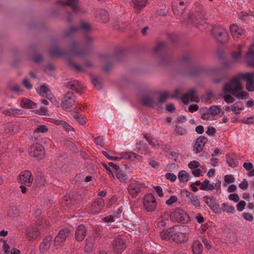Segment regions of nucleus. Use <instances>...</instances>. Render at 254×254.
Segmentation results:
<instances>
[{
	"mask_svg": "<svg viewBox=\"0 0 254 254\" xmlns=\"http://www.w3.org/2000/svg\"><path fill=\"white\" fill-rule=\"evenodd\" d=\"M3 250L5 254H20V251L16 248H13L11 251H9V246L5 243L3 245Z\"/></svg>",
	"mask_w": 254,
	"mask_h": 254,
	"instance_id": "obj_35",
	"label": "nucleus"
},
{
	"mask_svg": "<svg viewBox=\"0 0 254 254\" xmlns=\"http://www.w3.org/2000/svg\"><path fill=\"white\" fill-rule=\"evenodd\" d=\"M144 206L147 211H154L157 206V203L154 196L152 194L146 195L144 198Z\"/></svg>",
	"mask_w": 254,
	"mask_h": 254,
	"instance_id": "obj_9",
	"label": "nucleus"
},
{
	"mask_svg": "<svg viewBox=\"0 0 254 254\" xmlns=\"http://www.w3.org/2000/svg\"><path fill=\"white\" fill-rule=\"evenodd\" d=\"M19 180L21 183L27 186L30 185L33 181L31 173L29 171L22 172L19 176Z\"/></svg>",
	"mask_w": 254,
	"mask_h": 254,
	"instance_id": "obj_18",
	"label": "nucleus"
},
{
	"mask_svg": "<svg viewBox=\"0 0 254 254\" xmlns=\"http://www.w3.org/2000/svg\"><path fill=\"white\" fill-rule=\"evenodd\" d=\"M202 245L199 241L194 242L192 246V250L194 254H201L202 252Z\"/></svg>",
	"mask_w": 254,
	"mask_h": 254,
	"instance_id": "obj_29",
	"label": "nucleus"
},
{
	"mask_svg": "<svg viewBox=\"0 0 254 254\" xmlns=\"http://www.w3.org/2000/svg\"><path fill=\"white\" fill-rule=\"evenodd\" d=\"M212 33L216 40L221 43L226 42L228 39V32L223 28L215 27L212 30Z\"/></svg>",
	"mask_w": 254,
	"mask_h": 254,
	"instance_id": "obj_6",
	"label": "nucleus"
},
{
	"mask_svg": "<svg viewBox=\"0 0 254 254\" xmlns=\"http://www.w3.org/2000/svg\"><path fill=\"white\" fill-rule=\"evenodd\" d=\"M138 157L140 158V156L132 152H125L122 153V158L133 160L134 158L138 159Z\"/></svg>",
	"mask_w": 254,
	"mask_h": 254,
	"instance_id": "obj_31",
	"label": "nucleus"
},
{
	"mask_svg": "<svg viewBox=\"0 0 254 254\" xmlns=\"http://www.w3.org/2000/svg\"><path fill=\"white\" fill-rule=\"evenodd\" d=\"M74 118L82 125H84L86 123L85 120L81 115L75 114L74 115Z\"/></svg>",
	"mask_w": 254,
	"mask_h": 254,
	"instance_id": "obj_55",
	"label": "nucleus"
},
{
	"mask_svg": "<svg viewBox=\"0 0 254 254\" xmlns=\"http://www.w3.org/2000/svg\"><path fill=\"white\" fill-rule=\"evenodd\" d=\"M94 42V39L89 35L87 34L85 37V43L87 46H90Z\"/></svg>",
	"mask_w": 254,
	"mask_h": 254,
	"instance_id": "obj_51",
	"label": "nucleus"
},
{
	"mask_svg": "<svg viewBox=\"0 0 254 254\" xmlns=\"http://www.w3.org/2000/svg\"><path fill=\"white\" fill-rule=\"evenodd\" d=\"M193 184L194 186H200V189L203 190H212L215 189L213 184H210L209 181L207 179H205L202 183L199 181H196Z\"/></svg>",
	"mask_w": 254,
	"mask_h": 254,
	"instance_id": "obj_20",
	"label": "nucleus"
},
{
	"mask_svg": "<svg viewBox=\"0 0 254 254\" xmlns=\"http://www.w3.org/2000/svg\"><path fill=\"white\" fill-rule=\"evenodd\" d=\"M177 229L178 226H175L164 230L160 233V238L165 241L181 243L184 241L185 236L183 233L179 232Z\"/></svg>",
	"mask_w": 254,
	"mask_h": 254,
	"instance_id": "obj_1",
	"label": "nucleus"
},
{
	"mask_svg": "<svg viewBox=\"0 0 254 254\" xmlns=\"http://www.w3.org/2000/svg\"><path fill=\"white\" fill-rule=\"evenodd\" d=\"M66 86L68 89L75 91L78 93H81V89L79 88L80 86V84L78 81H74L73 82H68L66 84Z\"/></svg>",
	"mask_w": 254,
	"mask_h": 254,
	"instance_id": "obj_33",
	"label": "nucleus"
},
{
	"mask_svg": "<svg viewBox=\"0 0 254 254\" xmlns=\"http://www.w3.org/2000/svg\"><path fill=\"white\" fill-rule=\"evenodd\" d=\"M132 2L135 8L139 10L145 6V2L143 0H132Z\"/></svg>",
	"mask_w": 254,
	"mask_h": 254,
	"instance_id": "obj_46",
	"label": "nucleus"
},
{
	"mask_svg": "<svg viewBox=\"0 0 254 254\" xmlns=\"http://www.w3.org/2000/svg\"><path fill=\"white\" fill-rule=\"evenodd\" d=\"M144 137L148 142V143L152 146V147L155 148H158L159 147V143L157 140L153 139V137L151 136H147L145 135Z\"/></svg>",
	"mask_w": 254,
	"mask_h": 254,
	"instance_id": "obj_36",
	"label": "nucleus"
},
{
	"mask_svg": "<svg viewBox=\"0 0 254 254\" xmlns=\"http://www.w3.org/2000/svg\"><path fill=\"white\" fill-rule=\"evenodd\" d=\"M78 27H70L64 33V36L68 37L72 36L75 32L79 30Z\"/></svg>",
	"mask_w": 254,
	"mask_h": 254,
	"instance_id": "obj_44",
	"label": "nucleus"
},
{
	"mask_svg": "<svg viewBox=\"0 0 254 254\" xmlns=\"http://www.w3.org/2000/svg\"><path fill=\"white\" fill-rule=\"evenodd\" d=\"M40 232L37 228H30L27 230L26 236L29 241L36 240L40 236Z\"/></svg>",
	"mask_w": 254,
	"mask_h": 254,
	"instance_id": "obj_24",
	"label": "nucleus"
},
{
	"mask_svg": "<svg viewBox=\"0 0 254 254\" xmlns=\"http://www.w3.org/2000/svg\"><path fill=\"white\" fill-rule=\"evenodd\" d=\"M165 177L167 180H170L171 182H174L176 179L177 177L174 173H168L166 174Z\"/></svg>",
	"mask_w": 254,
	"mask_h": 254,
	"instance_id": "obj_53",
	"label": "nucleus"
},
{
	"mask_svg": "<svg viewBox=\"0 0 254 254\" xmlns=\"http://www.w3.org/2000/svg\"><path fill=\"white\" fill-rule=\"evenodd\" d=\"M170 218L174 222L185 224L188 223L190 218L187 213L183 209L176 208L170 214Z\"/></svg>",
	"mask_w": 254,
	"mask_h": 254,
	"instance_id": "obj_2",
	"label": "nucleus"
},
{
	"mask_svg": "<svg viewBox=\"0 0 254 254\" xmlns=\"http://www.w3.org/2000/svg\"><path fill=\"white\" fill-rule=\"evenodd\" d=\"M192 61V57L190 54H186L181 58L180 63L183 64H191Z\"/></svg>",
	"mask_w": 254,
	"mask_h": 254,
	"instance_id": "obj_41",
	"label": "nucleus"
},
{
	"mask_svg": "<svg viewBox=\"0 0 254 254\" xmlns=\"http://www.w3.org/2000/svg\"><path fill=\"white\" fill-rule=\"evenodd\" d=\"M73 95V92L68 91L65 94L64 100L61 103V106L64 110H67L72 107L74 109H76L74 105L75 100L72 98Z\"/></svg>",
	"mask_w": 254,
	"mask_h": 254,
	"instance_id": "obj_7",
	"label": "nucleus"
},
{
	"mask_svg": "<svg viewBox=\"0 0 254 254\" xmlns=\"http://www.w3.org/2000/svg\"><path fill=\"white\" fill-rule=\"evenodd\" d=\"M209 110L211 115H216L220 113V109L217 106H212L210 107Z\"/></svg>",
	"mask_w": 254,
	"mask_h": 254,
	"instance_id": "obj_50",
	"label": "nucleus"
},
{
	"mask_svg": "<svg viewBox=\"0 0 254 254\" xmlns=\"http://www.w3.org/2000/svg\"><path fill=\"white\" fill-rule=\"evenodd\" d=\"M203 199L215 213L221 214V208L219 204L216 202V198L205 196L203 197Z\"/></svg>",
	"mask_w": 254,
	"mask_h": 254,
	"instance_id": "obj_10",
	"label": "nucleus"
},
{
	"mask_svg": "<svg viewBox=\"0 0 254 254\" xmlns=\"http://www.w3.org/2000/svg\"><path fill=\"white\" fill-rule=\"evenodd\" d=\"M224 182L230 184L235 182V178L232 175H227L224 176Z\"/></svg>",
	"mask_w": 254,
	"mask_h": 254,
	"instance_id": "obj_61",
	"label": "nucleus"
},
{
	"mask_svg": "<svg viewBox=\"0 0 254 254\" xmlns=\"http://www.w3.org/2000/svg\"><path fill=\"white\" fill-rule=\"evenodd\" d=\"M102 153L105 156H106L107 158H108L109 159L111 160L119 161L121 160V158L110 156L106 151H103Z\"/></svg>",
	"mask_w": 254,
	"mask_h": 254,
	"instance_id": "obj_56",
	"label": "nucleus"
},
{
	"mask_svg": "<svg viewBox=\"0 0 254 254\" xmlns=\"http://www.w3.org/2000/svg\"><path fill=\"white\" fill-rule=\"evenodd\" d=\"M117 178L122 183H126L127 180V176L123 171L119 170L116 174Z\"/></svg>",
	"mask_w": 254,
	"mask_h": 254,
	"instance_id": "obj_37",
	"label": "nucleus"
},
{
	"mask_svg": "<svg viewBox=\"0 0 254 254\" xmlns=\"http://www.w3.org/2000/svg\"><path fill=\"white\" fill-rule=\"evenodd\" d=\"M246 205V203L244 200L240 201L237 205V209L239 211H242L244 210Z\"/></svg>",
	"mask_w": 254,
	"mask_h": 254,
	"instance_id": "obj_59",
	"label": "nucleus"
},
{
	"mask_svg": "<svg viewBox=\"0 0 254 254\" xmlns=\"http://www.w3.org/2000/svg\"><path fill=\"white\" fill-rule=\"evenodd\" d=\"M21 107L24 109H34L36 104L32 100L26 98H23L21 100L20 103Z\"/></svg>",
	"mask_w": 254,
	"mask_h": 254,
	"instance_id": "obj_26",
	"label": "nucleus"
},
{
	"mask_svg": "<svg viewBox=\"0 0 254 254\" xmlns=\"http://www.w3.org/2000/svg\"><path fill=\"white\" fill-rule=\"evenodd\" d=\"M223 90L224 93H230L234 97L239 99H243L244 97H247L248 94L247 92L244 91H242L239 94H237L236 93L235 90L230 87L228 84H224L223 86Z\"/></svg>",
	"mask_w": 254,
	"mask_h": 254,
	"instance_id": "obj_13",
	"label": "nucleus"
},
{
	"mask_svg": "<svg viewBox=\"0 0 254 254\" xmlns=\"http://www.w3.org/2000/svg\"><path fill=\"white\" fill-rule=\"evenodd\" d=\"M78 2V0H66L65 2L62 1V3L70 6L72 8L73 11L75 12L79 9L77 5Z\"/></svg>",
	"mask_w": 254,
	"mask_h": 254,
	"instance_id": "obj_30",
	"label": "nucleus"
},
{
	"mask_svg": "<svg viewBox=\"0 0 254 254\" xmlns=\"http://www.w3.org/2000/svg\"><path fill=\"white\" fill-rule=\"evenodd\" d=\"M216 132V129L211 126H209L207 127V130L206 131V133L210 136H213L215 135Z\"/></svg>",
	"mask_w": 254,
	"mask_h": 254,
	"instance_id": "obj_57",
	"label": "nucleus"
},
{
	"mask_svg": "<svg viewBox=\"0 0 254 254\" xmlns=\"http://www.w3.org/2000/svg\"><path fill=\"white\" fill-rule=\"evenodd\" d=\"M99 16L100 20L103 23H106L108 21L109 19V15L108 13L105 10H101L100 11Z\"/></svg>",
	"mask_w": 254,
	"mask_h": 254,
	"instance_id": "obj_40",
	"label": "nucleus"
},
{
	"mask_svg": "<svg viewBox=\"0 0 254 254\" xmlns=\"http://www.w3.org/2000/svg\"><path fill=\"white\" fill-rule=\"evenodd\" d=\"M254 73H246L245 74L241 73L240 74V76L241 78L245 79L248 82H251L254 81V78L253 77Z\"/></svg>",
	"mask_w": 254,
	"mask_h": 254,
	"instance_id": "obj_43",
	"label": "nucleus"
},
{
	"mask_svg": "<svg viewBox=\"0 0 254 254\" xmlns=\"http://www.w3.org/2000/svg\"><path fill=\"white\" fill-rule=\"evenodd\" d=\"M52 239L50 236L46 237L40 244L39 249L41 253H45L50 248Z\"/></svg>",
	"mask_w": 254,
	"mask_h": 254,
	"instance_id": "obj_23",
	"label": "nucleus"
},
{
	"mask_svg": "<svg viewBox=\"0 0 254 254\" xmlns=\"http://www.w3.org/2000/svg\"><path fill=\"white\" fill-rule=\"evenodd\" d=\"M246 59L249 66H254V51L251 48L247 52Z\"/></svg>",
	"mask_w": 254,
	"mask_h": 254,
	"instance_id": "obj_28",
	"label": "nucleus"
},
{
	"mask_svg": "<svg viewBox=\"0 0 254 254\" xmlns=\"http://www.w3.org/2000/svg\"><path fill=\"white\" fill-rule=\"evenodd\" d=\"M55 68L54 65L51 63L48 64L47 65L43 67V70L45 72L53 71L55 69Z\"/></svg>",
	"mask_w": 254,
	"mask_h": 254,
	"instance_id": "obj_62",
	"label": "nucleus"
},
{
	"mask_svg": "<svg viewBox=\"0 0 254 254\" xmlns=\"http://www.w3.org/2000/svg\"><path fill=\"white\" fill-rule=\"evenodd\" d=\"M48 131V127L45 125H40L34 131V132L39 133L42 132L45 133L47 132Z\"/></svg>",
	"mask_w": 254,
	"mask_h": 254,
	"instance_id": "obj_49",
	"label": "nucleus"
},
{
	"mask_svg": "<svg viewBox=\"0 0 254 254\" xmlns=\"http://www.w3.org/2000/svg\"><path fill=\"white\" fill-rule=\"evenodd\" d=\"M86 235V230L83 225H79L76 229L75 239L78 242L82 241Z\"/></svg>",
	"mask_w": 254,
	"mask_h": 254,
	"instance_id": "obj_19",
	"label": "nucleus"
},
{
	"mask_svg": "<svg viewBox=\"0 0 254 254\" xmlns=\"http://www.w3.org/2000/svg\"><path fill=\"white\" fill-rule=\"evenodd\" d=\"M22 84L28 89L32 88L33 85L27 78H24L22 81Z\"/></svg>",
	"mask_w": 254,
	"mask_h": 254,
	"instance_id": "obj_64",
	"label": "nucleus"
},
{
	"mask_svg": "<svg viewBox=\"0 0 254 254\" xmlns=\"http://www.w3.org/2000/svg\"><path fill=\"white\" fill-rule=\"evenodd\" d=\"M206 72V68L203 66H197L192 68L189 72V75L192 77H195Z\"/></svg>",
	"mask_w": 254,
	"mask_h": 254,
	"instance_id": "obj_25",
	"label": "nucleus"
},
{
	"mask_svg": "<svg viewBox=\"0 0 254 254\" xmlns=\"http://www.w3.org/2000/svg\"><path fill=\"white\" fill-rule=\"evenodd\" d=\"M196 90L195 89H191L188 92L184 94L181 97V100L185 105H187L189 103V99L192 102H198L199 101L198 97L196 96Z\"/></svg>",
	"mask_w": 254,
	"mask_h": 254,
	"instance_id": "obj_11",
	"label": "nucleus"
},
{
	"mask_svg": "<svg viewBox=\"0 0 254 254\" xmlns=\"http://www.w3.org/2000/svg\"><path fill=\"white\" fill-rule=\"evenodd\" d=\"M84 251L90 253L92 252L94 248V240L93 239H86Z\"/></svg>",
	"mask_w": 254,
	"mask_h": 254,
	"instance_id": "obj_32",
	"label": "nucleus"
},
{
	"mask_svg": "<svg viewBox=\"0 0 254 254\" xmlns=\"http://www.w3.org/2000/svg\"><path fill=\"white\" fill-rule=\"evenodd\" d=\"M207 141V138L203 136H200L198 137L194 144L193 150L195 153H198L202 151L203 148Z\"/></svg>",
	"mask_w": 254,
	"mask_h": 254,
	"instance_id": "obj_17",
	"label": "nucleus"
},
{
	"mask_svg": "<svg viewBox=\"0 0 254 254\" xmlns=\"http://www.w3.org/2000/svg\"><path fill=\"white\" fill-rule=\"evenodd\" d=\"M47 109L45 107H42L39 110H34L33 112L36 114L40 115H47Z\"/></svg>",
	"mask_w": 254,
	"mask_h": 254,
	"instance_id": "obj_52",
	"label": "nucleus"
},
{
	"mask_svg": "<svg viewBox=\"0 0 254 254\" xmlns=\"http://www.w3.org/2000/svg\"><path fill=\"white\" fill-rule=\"evenodd\" d=\"M166 47V43L163 41L158 42L153 49V53L156 55H159Z\"/></svg>",
	"mask_w": 254,
	"mask_h": 254,
	"instance_id": "obj_27",
	"label": "nucleus"
},
{
	"mask_svg": "<svg viewBox=\"0 0 254 254\" xmlns=\"http://www.w3.org/2000/svg\"><path fill=\"white\" fill-rule=\"evenodd\" d=\"M70 235V231L68 229L64 228L59 231L55 238L54 244L55 246L61 247L64 243L66 238Z\"/></svg>",
	"mask_w": 254,
	"mask_h": 254,
	"instance_id": "obj_5",
	"label": "nucleus"
},
{
	"mask_svg": "<svg viewBox=\"0 0 254 254\" xmlns=\"http://www.w3.org/2000/svg\"><path fill=\"white\" fill-rule=\"evenodd\" d=\"M168 98V94L166 91L160 93L157 103L159 105L164 103Z\"/></svg>",
	"mask_w": 254,
	"mask_h": 254,
	"instance_id": "obj_42",
	"label": "nucleus"
},
{
	"mask_svg": "<svg viewBox=\"0 0 254 254\" xmlns=\"http://www.w3.org/2000/svg\"><path fill=\"white\" fill-rule=\"evenodd\" d=\"M190 202L196 207H199L200 206V202L197 196L192 194L190 198Z\"/></svg>",
	"mask_w": 254,
	"mask_h": 254,
	"instance_id": "obj_47",
	"label": "nucleus"
},
{
	"mask_svg": "<svg viewBox=\"0 0 254 254\" xmlns=\"http://www.w3.org/2000/svg\"><path fill=\"white\" fill-rule=\"evenodd\" d=\"M226 160L229 167H231L232 168H234L236 167V162L235 161L233 157L231 156L230 155L227 154L226 155Z\"/></svg>",
	"mask_w": 254,
	"mask_h": 254,
	"instance_id": "obj_45",
	"label": "nucleus"
},
{
	"mask_svg": "<svg viewBox=\"0 0 254 254\" xmlns=\"http://www.w3.org/2000/svg\"><path fill=\"white\" fill-rule=\"evenodd\" d=\"M178 200V198L176 195L171 196L166 201V204L168 205H171L174 203L177 202Z\"/></svg>",
	"mask_w": 254,
	"mask_h": 254,
	"instance_id": "obj_58",
	"label": "nucleus"
},
{
	"mask_svg": "<svg viewBox=\"0 0 254 254\" xmlns=\"http://www.w3.org/2000/svg\"><path fill=\"white\" fill-rule=\"evenodd\" d=\"M67 63L69 66L73 69L78 71V72H82L83 71V68L80 65L76 64L74 63V62L70 59H68L67 60Z\"/></svg>",
	"mask_w": 254,
	"mask_h": 254,
	"instance_id": "obj_39",
	"label": "nucleus"
},
{
	"mask_svg": "<svg viewBox=\"0 0 254 254\" xmlns=\"http://www.w3.org/2000/svg\"><path fill=\"white\" fill-rule=\"evenodd\" d=\"M113 247L114 252L117 254H120L125 250L126 245L123 239L117 238L114 241Z\"/></svg>",
	"mask_w": 254,
	"mask_h": 254,
	"instance_id": "obj_15",
	"label": "nucleus"
},
{
	"mask_svg": "<svg viewBox=\"0 0 254 254\" xmlns=\"http://www.w3.org/2000/svg\"><path fill=\"white\" fill-rule=\"evenodd\" d=\"M241 77L240 75L237 76H235L231 79L229 83H226L225 84H228L232 88L234 86L235 88H233L235 91H240L243 89V87L241 83L240 79Z\"/></svg>",
	"mask_w": 254,
	"mask_h": 254,
	"instance_id": "obj_21",
	"label": "nucleus"
},
{
	"mask_svg": "<svg viewBox=\"0 0 254 254\" xmlns=\"http://www.w3.org/2000/svg\"><path fill=\"white\" fill-rule=\"evenodd\" d=\"M80 44L76 41H73L70 45L69 53L73 55L77 56H82L87 54V51L85 49L80 48Z\"/></svg>",
	"mask_w": 254,
	"mask_h": 254,
	"instance_id": "obj_8",
	"label": "nucleus"
},
{
	"mask_svg": "<svg viewBox=\"0 0 254 254\" xmlns=\"http://www.w3.org/2000/svg\"><path fill=\"white\" fill-rule=\"evenodd\" d=\"M199 163L197 161H192L190 162L188 164V166L190 169H197V167L199 166Z\"/></svg>",
	"mask_w": 254,
	"mask_h": 254,
	"instance_id": "obj_60",
	"label": "nucleus"
},
{
	"mask_svg": "<svg viewBox=\"0 0 254 254\" xmlns=\"http://www.w3.org/2000/svg\"><path fill=\"white\" fill-rule=\"evenodd\" d=\"M29 153L30 156L37 159H41L45 156V149L42 144L35 143L29 147Z\"/></svg>",
	"mask_w": 254,
	"mask_h": 254,
	"instance_id": "obj_4",
	"label": "nucleus"
},
{
	"mask_svg": "<svg viewBox=\"0 0 254 254\" xmlns=\"http://www.w3.org/2000/svg\"><path fill=\"white\" fill-rule=\"evenodd\" d=\"M141 104L144 107L154 108L158 107L157 98L154 96H146L141 99Z\"/></svg>",
	"mask_w": 254,
	"mask_h": 254,
	"instance_id": "obj_12",
	"label": "nucleus"
},
{
	"mask_svg": "<svg viewBox=\"0 0 254 254\" xmlns=\"http://www.w3.org/2000/svg\"><path fill=\"white\" fill-rule=\"evenodd\" d=\"M178 178L180 182L186 183L190 179V175L185 170H181L178 173Z\"/></svg>",
	"mask_w": 254,
	"mask_h": 254,
	"instance_id": "obj_34",
	"label": "nucleus"
},
{
	"mask_svg": "<svg viewBox=\"0 0 254 254\" xmlns=\"http://www.w3.org/2000/svg\"><path fill=\"white\" fill-rule=\"evenodd\" d=\"M104 205V201L101 198H97L91 205V210L92 213H96L100 211Z\"/></svg>",
	"mask_w": 254,
	"mask_h": 254,
	"instance_id": "obj_22",
	"label": "nucleus"
},
{
	"mask_svg": "<svg viewBox=\"0 0 254 254\" xmlns=\"http://www.w3.org/2000/svg\"><path fill=\"white\" fill-rule=\"evenodd\" d=\"M142 185L135 182L131 183L128 187V191L132 197H135L140 192Z\"/></svg>",
	"mask_w": 254,
	"mask_h": 254,
	"instance_id": "obj_16",
	"label": "nucleus"
},
{
	"mask_svg": "<svg viewBox=\"0 0 254 254\" xmlns=\"http://www.w3.org/2000/svg\"><path fill=\"white\" fill-rule=\"evenodd\" d=\"M222 206L225 208L223 209V212H227V213H234L235 212V207L233 206H229L226 203H223Z\"/></svg>",
	"mask_w": 254,
	"mask_h": 254,
	"instance_id": "obj_48",
	"label": "nucleus"
},
{
	"mask_svg": "<svg viewBox=\"0 0 254 254\" xmlns=\"http://www.w3.org/2000/svg\"><path fill=\"white\" fill-rule=\"evenodd\" d=\"M190 2L191 0H174L172 5L174 14L180 15L184 13Z\"/></svg>",
	"mask_w": 254,
	"mask_h": 254,
	"instance_id": "obj_3",
	"label": "nucleus"
},
{
	"mask_svg": "<svg viewBox=\"0 0 254 254\" xmlns=\"http://www.w3.org/2000/svg\"><path fill=\"white\" fill-rule=\"evenodd\" d=\"M64 53L58 48H55L51 50L49 52V55L51 58L57 56H64Z\"/></svg>",
	"mask_w": 254,
	"mask_h": 254,
	"instance_id": "obj_38",
	"label": "nucleus"
},
{
	"mask_svg": "<svg viewBox=\"0 0 254 254\" xmlns=\"http://www.w3.org/2000/svg\"><path fill=\"white\" fill-rule=\"evenodd\" d=\"M229 199L233 200L235 202H238L239 201V197L237 193H232L229 195Z\"/></svg>",
	"mask_w": 254,
	"mask_h": 254,
	"instance_id": "obj_63",
	"label": "nucleus"
},
{
	"mask_svg": "<svg viewBox=\"0 0 254 254\" xmlns=\"http://www.w3.org/2000/svg\"><path fill=\"white\" fill-rule=\"evenodd\" d=\"M223 69L231 68L234 67V63L230 61H224L222 66Z\"/></svg>",
	"mask_w": 254,
	"mask_h": 254,
	"instance_id": "obj_54",
	"label": "nucleus"
},
{
	"mask_svg": "<svg viewBox=\"0 0 254 254\" xmlns=\"http://www.w3.org/2000/svg\"><path fill=\"white\" fill-rule=\"evenodd\" d=\"M230 30L234 39H238L245 35V31L236 24H231L230 26Z\"/></svg>",
	"mask_w": 254,
	"mask_h": 254,
	"instance_id": "obj_14",
	"label": "nucleus"
}]
</instances>
